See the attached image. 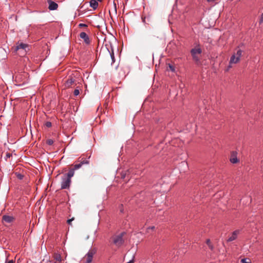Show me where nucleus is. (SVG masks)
I'll use <instances>...</instances> for the list:
<instances>
[{
  "instance_id": "nucleus-19",
  "label": "nucleus",
  "mask_w": 263,
  "mask_h": 263,
  "mask_svg": "<svg viewBox=\"0 0 263 263\" xmlns=\"http://www.w3.org/2000/svg\"><path fill=\"white\" fill-rule=\"evenodd\" d=\"M155 229V227L154 226L149 227L146 228V233H149V231H154Z\"/></svg>"
},
{
  "instance_id": "nucleus-23",
  "label": "nucleus",
  "mask_w": 263,
  "mask_h": 263,
  "mask_svg": "<svg viewBox=\"0 0 263 263\" xmlns=\"http://www.w3.org/2000/svg\"><path fill=\"white\" fill-rule=\"evenodd\" d=\"M80 93L79 90L78 89H76L73 91V95L76 96H77Z\"/></svg>"
},
{
  "instance_id": "nucleus-24",
  "label": "nucleus",
  "mask_w": 263,
  "mask_h": 263,
  "mask_svg": "<svg viewBox=\"0 0 263 263\" xmlns=\"http://www.w3.org/2000/svg\"><path fill=\"white\" fill-rule=\"evenodd\" d=\"M109 54H110V55L111 57V60H112V61L113 62H115V57H114V53L113 52H112V53H110L109 52Z\"/></svg>"
},
{
  "instance_id": "nucleus-25",
  "label": "nucleus",
  "mask_w": 263,
  "mask_h": 263,
  "mask_svg": "<svg viewBox=\"0 0 263 263\" xmlns=\"http://www.w3.org/2000/svg\"><path fill=\"white\" fill-rule=\"evenodd\" d=\"M74 220V218H72L71 219H68L67 221V222L68 224L71 225V222Z\"/></svg>"
},
{
  "instance_id": "nucleus-7",
  "label": "nucleus",
  "mask_w": 263,
  "mask_h": 263,
  "mask_svg": "<svg viewBox=\"0 0 263 263\" xmlns=\"http://www.w3.org/2000/svg\"><path fill=\"white\" fill-rule=\"evenodd\" d=\"M80 37L83 40L84 43L86 45H89L90 43V40L88 35L84 32H81L80 34Z\"/></svg>"
},
{
  "instance_id": "nucleus-5",
  "label": "nucleus",
  "mask_w": 263,
  "mask_h": 263,
  "mask_svg": "<svg viewBox=\"0 0 263 263\" xmlns=\"http://www.w3.org/2000/svg\"><path fill=\"white\" fill-rule=\"evenodd\" d=\"M70 183L71 180L64 176L62 179L61 189H68L70 186Z\"/></svg>"
},
{
  "instance_id": "nucleus-33",
  "label": "nucleus",
  "mask_w": 263,
  "mask_h": 263,
  "mask_svg": "<svg viewBox=\"0 0 263 263\" xmlns=\"http://www.w3.org/2000/svg\"><path fill=\"white\" fill-rule=\"evenodd\" d=\"M142 21H143V23H145V17L144 18H142Z\"/></svg>"
},
{
  "instance_id": "nucleus-29",
  "label": "nucleus",
  "mask_w": 263,
  "mask_h": 263,
  "mask_svg": "<svg viewBox=\"0 0 263 263\" xmlns=\"http://www.w3.org/2000/svg\"><path fill=\"white\" fill-rule=\"evenodd\" d=\"M169 68L170 69V70L172 71H175V68L173 66L171 65H169Z\"/></svg>"
},
{
  "instance_id": "nucleus-30",
  "label": "nucleus",
  "mask_w": 263,
  "mask_h": 263,
  "mask_svg": "<svg viewBox=\"0 0 263 263\" xmlns=\"http://www.w3.org/2000/svg\"><path fill=\"white\" fill-rule=\"evenodd\" d=\"M5 263H13V260H6Z\"/></svg>"
},
{
  "instance_id": "nucleus-34",
  "label": "nucleus",
  "mask_w": 263,
  "mask_h": 263,
  "mask_svg": "<svg viewBox=\"0 0 263 263\" xmlns=\"http://www.w3.org/2000/svg\"><path fill=\"white\" fill-rule=\"evenodd\" d=\"M47 262H48V263H52V261L49 260L47 261Z\"/></svg>"
},
{
  "instance_id": "nucleus-3",
  "label": "nucleus",
  "mask_w": 263,
  "mask_h": 263,
  "mask_svg": "<svg viewBox=\"0 0 263 263\" xmlns=\"http://www.w3.org/2000/svg\"><path fill=\"white\" fill-rule=\"evenodd\" d=\"M89 157L86 158L84 157H80L78 159V162L79 163H77L74 165L73 167V169L74 170H77L80 168L82 165L84 164H88L89 163Z\"/></svg>"
},
{
  "instance_id": "nucleus-13",
  "label": "nucleus",
  "mask_w": 263,
  "mask_h": 263,
  "mask_svg": "<svg viewBox=\"0 0 263 263\" xmlns=\"http://www.w3.org/2000/svg\"><path fill=\"white\" fill-rule=\"evenodd\" d=\"M74 79L72 77H69L65 82V85L66 87H70L74 83Z\"/></svg>"
},
{
  "instance_id": "nucleus-26",
  "label": "nucleus",
  "mask_w": 263,
  "mask_h": 263,
  "mask_svg": "<svg viewBox=\"0 0 263 263\" xmlns=\"http://www.w3.org/2000/svg\"><path fill=\"white\" fill-rule=\"evenodd\" d=\"M79 27H87V25L85 24L80 23L79 24Z\"/></svg>"
},
{
  "instance_id": "nucleus-32",
  "label": "nucleus",
  "mask_w": 263,
  "mask_h": 263,
  "mask_svg": "<svg viewBox=\"0 0 263 263\" xmlns=\"http://www.w3.org/2000/svg\"><path fill=\"white\" fill-rule=\"evenodd\" d=\"M126 263H134V261H133V260H130V261H129L128 262H127Z\"/></svg>"
},
{
  "instance_id": "nucleus-10",
  "label": "nucleus",
  "mask_w": 263,
  "mask_h": 263,
  "mask_svg": "<svg viewBox=\"0 0 263 263\" xmlns=\"http://www.w3.org/2000/svg\"><path fill=\"white\" fill-rule=\"evenodd\" d=\"M2 220L5 222L11 223L14 220V218L12 216L4 215L3 216Z\"/></svg>"
},
{
  "instance_id": "nucleus-11",
  "label": "nucleus",
  "mask_w": 263,
  "mask_h": 263,
  "mask_svg": "<svg viewBox=\"0 0 263 263\" xmlns=\"http://www.w3.org/2000/svg\"><path fill=\"white\" fill-rule=\"evenodd\" d=\"M239 233V230H235L234 231L232 235L228 239L227 241L229 242L232 241L234 240H235L237 237L238 234Z\"/></svg>"
},
{
  "instance_id": "nucleus-21",
  "label": "nucleus",
  "mask_w": 263,
  "mask_h": 263,
  "mask_svg": "<svg viewBox=\"0 0 263 263\" xmlns=\"http://www.w3.org/2000/svg\"><path fill=\"white\" fill-rule=\"evenodd\" d=\"M16 177L18 179L22 180L24 178V175L18 173L16 174Z\"/></svg>"
},
{
  "instance_id": "nucleus-1",
  "label": "nucleus",
  "mask_w": 263,
  "mask_h": 263,
  "mask_svg": "<svg viewBox=\"0 0 263 263\" xmlns=\"http://www.w3.org/2000/svg\"><path fill=\"white\" fill-rule=\"evenodd\" d=\"M201 53L202 49L200 47L199 45H198L195 48H192L191 50V54L193 60L197 65L200 64V56Z\"/></svg>"
},
{
  "instance_id": "nucleus-4",
  "label": "nucleus",
  "mask_w": 263,
  "mask_h": 263,
  "mask_svg": "<svg viewBox=\"0 0 263 263\" xmlns=\"http://www.w3.org/2000/svg\"><path fill=\"white\" fill-rule=\"evenodd\" d=\"M124 233H122L120 235L114 237L113 240L114 243L117 247H120L124 242L123 236Z\"/></svg>"
},
{
  "instance_id": "nucleus-20",
  "label": "nucleus",
  "mask_w": 263,
  "mask_h": 263,
  "mask_svg": "<svg viewBox=\"0 0 263 263\" xmlns=\"http://www.w3.org/2000/svg\"><path fill=\"white\" fill-rule=\"evenodd\" d=\"M54 143V141L52 139H49L46 140V143L49 145H52Z\"/></svg>"
},
{
  "instance_id": "nucleus-9",
  "label": "nucleus",
  "mask_w": 263,
  "mask_h": 263,
  "mask_svg": "<svg viewBox=\"0 0 263 263\" xmlns=\"http://www.w3.org/2000/svg\"><path fill=\"white\" fill-rule=\"evenodd\" d=\"M48 2L49 3L48 9L50 10H55L58 9V5L56 3L53 2L51 0H48Z\"/></svg>"
},
{
  "instance_id": "nucleus-8",
  "label": "nucleus",
  "mask_w": 263,
  "mask_h": 263,
  "mask_svg": "<svg viewBox=\"0 0 263 263\" xmlns=\"http://www.w3.org/2000/svg\"><path fill=\"white\" fill-rule=\"evenodd\" d=\"M230 161L232 163L235 164L239 162V159L237 157V153L233 152L231 154Z\"/></svg>"
},
{
  "instance_id": "nucleus-17",
  "label": "nucleus",
  "mask_w": 263,
  "mask_h": 263,
  "mask_svg": "<svg viewBox=\"0 0 263 263\" xmlns=\"http://www.w3.org/2000/svg\"><path fill=\"white\" fill-rule=\"evenodd\" d=\"M206 244L208 245L209 248L212 250L213 249V246L211 243V242L209 239H207L206 241Z\"/></svg>"
},
{
  "instance_id": "nucleus-2",
  "label": "nucleus",
  "mask_w": 263,
  "mask_h": 263,
  "mask_svg": "<svg viewBox=\"0 0 263 263\" xmlns=\"http://www.w3.org/2000/svg\"><path fill=\"white\" fill-rule=\"evenodd\" d=\"M242 50L239 48H237L236 52L233 53L230 58L229 68H231L232 67V64H236L240 61V58L242 56Z\"/></svg>"
},
{
  "instance_id": "nucleus-15",
  "label": "nucleus",
  "mask_w": 263,
  "mask_h": 263,
  "mask_svg": "<svg viewBox=\"0 0 263 263\" xmlns=\"http://www.w3.org/2000/svg\"><path fill=\"white\" fill-rule=\"evenodd\" d=\"M74 171L75 170L73 169V168H71L67 174L64 175V177L71 180V178L74 175Z\"/></svg>"
},
{
  "instance_id": "nucleus-22",
  "label": "nucleus",
  "mask_w": 263,
  "mask_h": 263,
  "mask_svg": "<svg viewBox=\"0 0 263 263\" xmlns=\"http://www.w3.org/2000/svg\"><path fill=\"white\" fill-rule=\"evenodd\" d=\"M45 125L47 127H51L52 126V123L51 122H46L45 123Z\"/></svg>"
},
{
  "instance_id": "nucleus-28",
  "label": "nucleus",
  "mask_w": 263,
  "mask_h": 263,
  "mask_svg": "<svg viewBox=\"0 0 263 263\" xmlns=\"http://www.w3.org/2000/svg\"><path fill=\"white\" fill-rule=\"evenodd\" d=\"M263 23V13L261 14L260 20H259V24H261Z\"/></svg>"
},
{
  "instance_id": "nucleus-14",
  "label": "nucleus",
  "mask_w": 263,
  "mask_h": 263,
  "mask_svg": "<svg viewBox=\"0 0 263 263\" xmlns=\"http://www.w3.org/2000/svg\"><path fill=\"white\" fill-rule=\"evenodd\" d=\"M53 258L54 261V263H61L62 261V257L61 255L59 253H55L53 254Z\"/></svg>"
},
{
  "instance_id": "nucleus-35",
  "label": "nucleus",
  "mask_w": 263,
  "mask_h": 263,
  "mask_svg": "<svg viewBox=\"0 0 263 263\" xmlns=\"http://www.w3.org/2000/svg\"><path fill=\"white\" fill-rule=\"evenodd\" d=\"M95 1H97V2H98V1L101 2L102 0H95Z\"/></svg>"
},
{
  "instance_id": "nucleus-18",
  "label": "nucleus",
  "mask_w": 263,
  "mask_h": 263,
  "mask_svg": "<svg viewBox=\"0 0 263 263\" xmlns=\"http://www.w3.org/2000/svg\"><path fill=\"white\" fill-rule=\"evenodd\" d=\"M240 262L241 263H251L249 258H243L241 260Z\"/></svg>"
},
{
  "instance_id": "nucleus-12",
  "label": "nucleus",
  "mask_w": 263,
  "mask_h": 263,
  "mask_svg": "<svg viewBox=\"0 0 263 263\" xmlns=\"http://www.w3.org/2000/svg\"><path fill=\"white\" fill-rule=\"evenodd\" d=\"M27 46H28V45L26 44H24L23 43H18L17 44V46L15 48L14 51H17V50L21 49L25 50V49L27 47Z\"/></svg>"
},
{
  "instance_id": "nucleus-31",
  "label": "nucleus",
  "mask_w": 263,
  "mask_h": 263,
  "mask_svg": "<svg viewBox=\"0 0 263 263\" xmlns=\"http://www.w3.org/2000/svg\"><path fill=\"white\" fill-rule=\"evenodd\" d=\"M209 3H210V2H213L215 1V0H206Z\"/></svg>"
},
{
  "instance_id": "nucleus-16",
  "label": "nucleus",
  "mask_w": 263,
  "mask_h": 263,
  "mask_svg": "<svg viewBox=\"0 0 263 263\" xmlns=\"http://www.w3.org/2000/svg\"><path fill=\"white\" fill-rule=\"evenodd\" d=\"M90 6L92 7L93 9H96L98 6V2H97L95 0H91L90 2Z\"/></svg>"
},
{
  "instance_id": "nucleus-27",
  "label": "nucleus",
  "mask_w": 263,
  "mask_h": 263,
  "mask_svg": "<svg viewBox=\"0 0 263 263\" xmlns=\"http://www.w3.org/2000/svg\"><path fill=\"white\" fill-rule=\"evenodd\" d=\"M113 8H114V10H115V11L116 12L117 11V6H116V4L115 3V0H114V2H113Z\"/></svg>"
},
{
  "instance_id": "nucleus-6",
  "label": "nucleus",
  "mask_w": 263,
  "mask_h": 263,
  "mask_svg": "<svg viewBox=\"0 0 263 263\" xmlns=\"http://www.w3.org/2000/svg\"><path fill=\"white\" fill-rule=\"evenodd\" d=\"M95 253V251L93 250H89L88 252L85 255L86 262L85 263H91L93 255Z\"/></svg>"
},
{
  "instance_id": "nucleus-36",
  "label": "nucleus",
  "mask_w": 263,
  "mask_h": 263,
  "mask_svg": "<svg viewBox=\"0 0 263 263\" xmlns=\"http://www.w3.org/2000/svg\"><path fill=\"white\" fill-rule=\"evenodd\" d=\"M7 157H10V154H7Z\"/></svg>"
}]
</instances>
